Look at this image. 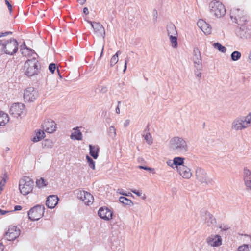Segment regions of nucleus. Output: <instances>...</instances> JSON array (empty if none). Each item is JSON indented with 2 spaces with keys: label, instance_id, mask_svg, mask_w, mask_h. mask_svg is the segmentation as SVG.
Masks as SVG:
<instances>
[{
  "label": "nucleus",
  "instance_id": "1",
  "mask_svg": "<svg viewBox=\"0 0 251 251\" xmlns=\"http://www.w3.org/2000/svg\"><path fill=\"white\" fill-rule=\"evenodd\" d=\"M40 65L39 62L35 58L28 59L24 64V72L28 77L37 75L40 72Z\"/></svg>",
  "mask_w": 251,
  "mask_h": 251
},
{
  "label": "nucleus",
  "instance_id": "2",
  "mask_svg": "<svg viewBox=\"0 0 251 251\" xmlns=\"http://www.w3.org/2000/svg\"><path fill=\"white\" fill-rule=\"evenodd\" d=\"M170 148L180 153H185L188 151V146L186 142L182 138L174 137L170 140Z\"/></svg>",
  "mask_w": 251,
  "mask_h": 251
},
{
  "label": "nucleus",
  "instance_id": "3",
  "mask_svg": "<svg viewBox=\"0 0 251 251\" xmlns=\"http://www.w3.org/2000/svg\"><path fill=\"white\" fill-rule=\"evenodd\" d=\"M18 49V43L16 40L10 39L9 40H2L1 51L5 54L12 55L15 54Z\"/></svg>",
  "mask_w": 251,
  "mask_h": 251
},
{
  "label": "nucleus",
  "instance_id": "4",
  "mask_svg": "<svg viewBox=\"0 0 251 251\" xmlns=\"http://www.w3.org/2000/svg\"><path fill=\"white\" fill-rule=\"evenodd\" d=\"M34 186V181L28 176H24L19 182V190L24 195H26L32 192Z\"/></svg>",
  "mask_w": 251,
  "mask_h": 251
},
{
  "label": "nucleus",
  "instance_id": "5",
  "mask_svg": "<svg viewBox=\"0 0 251 251\" xmlns=\"http://www.w3.org/2000/svg\"><path fill=\"white\" fill-rule=\"evenodd\" d=\"M195 176L198 181L201 184L206 185L213 184L214 180L209 177L206 171L200 167H197L195 169Z\"/></svg>",
  "mask_w": 251,
  "mask_h": 251
},
{
  "label": "nucleus",
  "instance_id": "6",
  "mask_svg": "<svg viewBox=\"0 0 251 251\" xmlns=\"http://www.w3.org/2000/svg\"><path fill=\"white\" fill-rule=\"evenodd\" d=\"M243 14V11L239 9L233 8L230 10V17L233 22L238 25H245L247 21L246 17Z\"/></svg>",
  "mask_w": 251,
  "mask_h": 251
},
{
  "label": "nucleus",
  "instance_id": "7",
  "mask_svg": "<svg viewBox=\"0 0 251 251\" xmlns=\"http://www.w3.org/2000/svg\"><path fill=\"white\" fill-rule=\"evenodd\" d=\"M43 205H36L31 208L28 212V218L31 221H37L42 218L45 212Z\"/></svg>",
  "mask_w": 251,
  "mask_h": 251
},
{
  "label": "nucleus",
  "instance_id": "8",
  "mask_svg": "<svg viewBox=\"0 0 251 251\" xmlns=\"http://www.w3.org/2000/svg\"><path fill=\"white\" fill-rule=\"evenodd\" d=\"M210 13L217 17H220L226 13L223 4L217 1H213L209 3Z\"/></svg>",
  "mask_w": 251,
  "mask_h": 251
},
{
  "label": "nucleus",
  "instance_id": "9",
  "mask_svg": "<svg viewBox=\"0 0 251 251\" xmlns=\"http://www.w3.org/2000/svg\"><path fill=\"white\" fill-rule=\"evenodd\" d=\"M38 95V91L34 87H28L24 91V100L25 102H33Z\"/></svg>",
  "mask_w": 251,
  "mask_h": 251
},
{
  "label": "nucleus",
  "instance_id": "10",
  "mask_svg": "<svg viewBox=\"0 0 251 251\" xmlns=\"http://www.w3.org/2000/svg\"><path fill=\"white\" fill-rule=\"evenodd\" d=\"M43 130L49 133L54 132L56 129V124L54 121L50 119H46L42 125Z\"/></svg>",
  "mask_w": 251,
  "mask_h": 251
},
{
  "label": "nucleus",
  "instance_id": "11",
  "mask_svg": "<svg viewBox=\"0 0 251 251\" xmlns=\"http://www.w3.org/2000/svg\"><path fill=\"white\" fill-rule=\"evenodd\" d=\"M25 105L21 103L13 104L10 107L9 113L14 117H18L24 112Z\"/></svg>",
  "mask_w": 251,
  "mask_h": 251
},
{
  "label": "nucleus",
  "instance_id": "12",
  "mask_svg": "<svg viewBox=\"0 0 251 251\" xmlns=\"http://www.w3.org/2000/svg\"><path fill=\"white\" fill-rule=\"evenodd\" d=\"M193 61L194 66L197 70L201 71L202 69L201 57L200 51L197 47L193 50Z\"/></svg>",
  "mask_w": 251,
  "mask_h": 251
},
{
  "label": "nucleus",
  "instance_id": "13",
  "mask_svg": "<svg viewBox=\"0 0 251 251\" xmlns=\"http://www.w3.org/2000/svg\"><path fill=\"white\" fill-rule=\"evenodd\" d=\"M20 234V230L16 226H9L7 232L5 233V236L7 239L9 241H13L16 239Z\"/></svg>",
  "mask_w": 251,
  "mask_h": 251
},
{
  "label": "nucleus",
  "instance_id": "14",
  "mask_svg": "<svg viewBox=\"0 0 251 251\" xmlns=\"http://www.w3.org/2000/svg\"><path fill=\"white\" fill-rule=\"evenodd\" d=\"M206 242L208 246L217 247L222 245V239L218 235H211L206 238Z\"/></svg>",
  "mask_w": 251,
  "mask_h": 251
},
{
  "label": "nucleus",
  "instance_id": "15",
  "mask_svg": "<svg viewBox=\"0 0 251 251\" xmlns=\"http://www.w3.org/2000/svg\"><path fill=\"white\" fill-rule=\"evenodd\" d=\"M98 214L101 219L108 221L112 219L113 212L107 207L103 206L99 209Z\"/></svg>",
  "mask_w": 251,
  "mask_h": 251
},
{
  "label": "nucleus",
  "instance_id": "16",
  "mask_svg": "<svg viewBox=\"0 0 251 251\" xmlns=\"http://www.w3.org/2000/svg\"><path fill=\"white\" fill-rule=\"evenodd\" d=\"M231 127L235 130H242L247 128L241 116L236 118L232 123Z\"/></svg>",
  "mask_w": 251,
  "mask_h": 251
},
{
  "label": "nucleus",
  "instance_id": "17",
  "mask_svg": "<svg viewBox=\"0 0 251 251\" xmlns=\"http://www.w3.org/2000/svg\"><path fill=\"white\" fill-rule=\"evenodd\" d=\"M88 22L90 24L95 32L97 33L99 35L104 38L105 34V30L103 26L100 23L94 22L90 21H88Z\"/></svg>",
  "mask_w": 251,
  "mask_h": 251
},
{
  "label": "nucleus",
  "instance_id": "18",
  "mask_svg": "<svg viewBox=\"0 0 251 251\" xmlns=\"http://www.w3.org/2000/svg\"><path fill=\"white\" fill-rule=\"evenodd\" d=\"M197 25L205 34L209 35L211 32V27L203 20H199L197 22Z\"/></svg>",
  "mask_w": 251,
  "mask_h": 251
},
{
  "label": "nucleus",
  "instance_id": "19",
  "mask_svg": "<svg viewBox=\"0 0 251 251\" xmlns=\"http://www.w3.org/2000/svg\"><path fill=\"white\" fill-rule=\"evenodd\" d=\"M177 171L180 175L184 178L188 179L190 178L192 175L190 168L185 165L177 167Z\"/></svg>",
  "mask_w": 251,
  "mask_h": 251
},
{
  "label": "nucleus",
  "instance_id": "20",
  "mask_svg": "<svg viewBox=\"0 0 251 251\" xmlns=\"http://www.w3.org/2000/svg\"><path fill=\"white\" fill-rule=\"evenodd\" d=\"M59 199L56 195H50L48 197L46 201V205L50 209L53 208L58 203Z\"/></svg>",
  "mask_w": 251,
  "mask_h": 251
},
{
  "label": "nucleus",
  "instance_id": "21",
  "mask_svg": "<svg viewBox=\"0 0 251 251\" xmlns=\"http://www.w3.org/2000/svg\"><path fill=\"white\" fill-rule=\"evenodd\" d=\"M244 180L247 189L251 190V171L248 169L244 170Z\"/></svg>",
  "mask_w": 251,
  "mask_h": 251
},
{
  "label": "nucleus",
  "instance_id": "22",
  "mask_svg": "<svg viewBox=\"0 0 251 251\" xmlns=\"http://www.w3.org/2000/svg\"><path fill=\"white\" fill-rule=\"evenodd\" d=\"M89 153L90 155L93 157L94 159H96L99 156V152L100 151V148L98 146H94L91 144L89 145Z\"/></svg>",
  "mask_w": 251,
  "mask_h": 251
},
{
  "label": "nucleus",
  "instance_id": "23",
  "mask_svg": "<svg viewBox=\"0 0 251 251\" xmlns=\"http://www.w3.org/2000/svg\"><path fill=\"white\" fill-rule=\"evenodd\" d=\"M85 195L86 196H84V198H83L81 201L87 205L92 204L94 200L93 196L90 193L87 192H86Z\"/></svg>",
  "mask_w": 251,
  "mask_h": 251
},
{
  "label": "nucleus",
  "instance_id": "24",
  "mask_svg": "<svg viewBox=\"0 0 251 251\" xmlns=\"http://www.w3.org/2000/svg\"><path fill=\"white\" fill-rule=\"evenodd\" d=\"M77 128L78 127L73 128L74 130H76V131L71 134L70 137L73 140H81L82 139V134L80 130H77Z\"/></svg>",
  "mask_w": 251,
  "mask_h": 251
},
{
  "label": "nucleus",
  "instance_id": "25",
  "mask_svg": "<svg viewBox=\"0 0 251 251\" xmlns=\"http://www.w3.org/2000/svg\"><path fill=\"white\" fill-rule=\"evenodd\" d=\"M205 222L207 224L208 226L211 225H214L216 223V220L213 216L208 212H205Z\"/></svg>",
  "mask_w": 251,
  "mask_h": 251
},
{
  "label": "nucleus",
  "instance_id": "26",
  "mask_svg": "<svg viewBox=\"0 0 251 251\" xmlns=\"http://www.w3.org/2000/svg\"><path fill=\"white\" fill-rule=\"evenodd\" d=\"M9 121V117L8 114L0 111V126H4Z\"/></svg>",
  "mask_w": 251,
  "mask_h": 251
},
{
  "label": "nucleus",
  "instance_id": "27",
  "mask_svg": "<svg viewBox=\"0 0 251 251\" xmlns=\"http://www.w3.org/2000/svg\"><path fill=\"white\" fill-rule=\"evenodd\" d=\"M167 30L168 36L177 35L176 28L174 24H168L167 26Z\"/></svg>",
  "mask_w": 251,
  "mask_h": 251
},
{
  "label": "nucleus",
  "instance_id": "28",
  "mask_svg": "<svg viewBox=\"0 0 251 251\" xmlns=\"http://www.w3.org/2000/svg\"><path fill=\"white\" fill-rule=\"evenodd\" d=\"M45 135V133L43 130H39L36 133V135L32 138L31 140L33 142H38L44 138Z\"/></svg>",
  "mask_w": 251,
  "mask_h": 251
},
{
  "label": "nucleus",
  "instance_id": "29",
  "mask_svg": "<svg viewBox=\"0 0 251 251\" xmlns=\"http://www.w3.org/2000/svg\"><path fill=\"white\" fill-rule=\"evenodd\" d=\"M184 158L182 157H176L173 160V164L176 166L177 169V167H180L184 165Z\"/></svg>",
  "mask_w": 251,
  "mask_h": 251
},
{
  "label": "nucleus",
  "instance_id": "30",
  "mask_svg": "<svg viewBox=\"0 0 251 251\" xmlns=\"http://www.w3.org/2000/svg\"><path fill=\"white\" fill-rule=\"evenodd\" d=\"M121 54V51L118 50L114 55L112 56L110 61V67H113L118 62L119 60L118 56Z\"/></svg>",
  "mask_w": 251,
  "mask_h": 251
},
{
  "label": "nucleus",
  "instance_id": "31",
  "mask_svg": "<svg viewBox=\"0 0 251 251\" xmlns=\"http://www.w3.org/2000/svg\"><path fill=\"white\" fill-rule=\"evenodd\" d=\"M119 201L124 204L126 205H133V203L131 200L127 199V198L121 196L119 198Z\"/></svg>",
  "mask_w": 251,
  "mask_h": 251
},
{
  "label": "nucleus",
  "instance_id": "32",
  "mask_svg": "<svg viewBox=\"0 0 251 251\" xmlns=\"http://www.w3.org/2000/svg\"><path fill=\"white\" fill-rule=\"evenodd\" d=\"M213 46L215 48L218 49L219 51L222 53L226 52V48L218 42L214 43Z\"/></svg>",
  "mask_w": 251,
  "mask_h": 251
},
{
  "label": "nucleus",
  "instance_id": "33",
  "mask_svg": "<svg viewBox=\"0 0 251 251\" xmlns=\"http://www.w3.org/2000/svg\"><path fill=\"white\" fill-rule=\"evenodd\" d=\"M47 183L46 181L42 177L39 179H37L36 181V186L39 188H42L47 186Z\"/></svg>",
  "mask_w": 251,
  "mask_h": 251
},
{
  "label": "nucleus",
  "instance_id": "34",
  "mask_svg": "<svg viewBox=\"0 0 251 251\" xmlns=\"http://www.w3.org/2000/svg\"><path fill=\"white\" fill-rule=\"evenodd\" d=\"M53 144L52 141L49 139L45 140L42 142V146L43 148H51Z\"/></svg>",
  "mask_w": 251,
  "mask_h": 251
},
{
  "label": "nucleus",
  "instance_id": "35",
  "mask_svg": "<svg viewBox=\"0 0 251 251\" xmlns=\"http://www.w3.org/2000/svg\"><path fill=\"white\" fill-rule=\"evenodd\" d=\"M170 41L172 43V46L174 48L177 47V35L169 36Z\"/></svg>",
  "mask_w": 251,
  "mask_h": 251
},
{
  "label": "nucleus",
  "instance_id": "36",
  "mask_svg": "<svg viewBox=\"0 0 251 251\" xmlns=\"http://www.w3.org/2000/svg\"><path fill=\"white\" fill-rule=\"evenodd\" d=\"M241 57V54L238 51H234L231 54V58L234 61L238 60Z\"/></svg>",
  "mask_w": 251,
  "mask_h": 251
},
{
  "label": "nucleus",
  "instance_id": "37",
  "mask_svg": "<svg viewBox=\"0 0 251 251\" xmlns=\"http://www.w3.org/2000/svg\"><path fill=\"white\" fill-rule=\"evenodd\" d=\"M243 119L245 125L249 127L251 125V112L249 113L246 116H241Z\"/></svg>",
  "mask_w": 251,
  "mask_h": 251
},
{
  "label": "nucleus",
  "instance_id": "38",
  "mask_svg": "<svg viewBox=\"0 0 251 251\" xmlns=\"http://www.w3.org/2000/svg\"><path fill=\"white\" fill-rule=\"evenodd\" d=\"M143 136L149 145H151L153 143V140L150 133H148L146 134H143Z\"/></svg>",
  "mask_w": 251,
  "mask_h": 251
},
{
  "label": "nucleus",
  "instance_id": "39",
  "mask_svg": "<svg viewBox=\"0 0 251 251\" xmlns=\"http://www.w3.org/2000/svg\"><path fill=\"white\" fill-rule=\"evenodd\" d=\"M86 158L89 166L93 170L95 169V162L88 155H86Z\"/></svg>",
  "mask_w": 251,
  "mask_h": 251
},
{
  "label": "nucleus",
  "instance_id": "40",
  "mask_svg": "<svg viewBox=\"0 0 251 251\" xmlns=\"http://www.w3.org/2000/svg\"><path fill=\"white\" fill-rule=\"evenodd\" d=\"M238 251H251V245L250 246L247 244H244L240 246L238 248Z\"/></svg>",
  "mask_w": 251,
  "mask_h": 251
},
{
  "label": "nucleus",
  "instance_id": "41",
  "mask_svg": "<svg viewBox=\"0 0 251 251\" xmlns=\"http://www.w3.org/2000/svg\"><path fill=\"white\" fill-rule=\"evenodd\" d=\"M2 180L0 182V186L4 187L6 182V179L8 178V176L6 172H5L2 176Z\"/></svg>",
  "mask_w": 251,
  "mask_h": 251
},
{
  "label": "nucleus",
  "instance_id": "42",
  "mask_svg": "<svg viewBox=\"0 0 251 251\" xmlns=\"http://www.w3.org/2000/svg\"><path fill=\"white\" fill-rule=\"evenodd\" d=\"M116 129L114 126H110L109 128V135L111 137H115L116 136Z\"/></svg>",
  "mask_w": 251,
  "mask_h": 251
},
{
  "label": "nucleus",
  "instance_id": "43",
  "mask_svg": "<svg viewBox=\"0 0 251 251\" xmlns=\"http://www.w3.org/2000/svg\"><path fill=\"white\" fill-rule=\"evenodd\" d=\"M85 191L83 190H78L76 195L78 199H79L80 200H82L83 198H84V196H85V194H86Z\"/></svg>",
  "mask_w": 251,
  "mask_h": 251
},
{
  "label": "nucleus",
  "instance_id": "44",
  "mask_svg": "<svg viewBox=\"0 0 251 251\" xmlns=\"http://www.w3.org/2000/svg\"><path fill=\"white\" fill-rule=\"evenodd\" d=\"M219 227L221 229V231H227L230 228V226L228 225L224 224H221Z\"/></svg>",
  "mask_w": 251,
  "mask_h": 251
},
{
  "label": "nucleus",
  "instance_id": "45",
  "mask_svg": "<svg viewBox=\"0 0 251 251\" xmlns=\"http://www.w3.org/2000/svg\"><path fill=\"white\" fill-rule=\"evenodd\" d=\"M56 68V65L53 63H50L49 66V70L52 74L54 73Z\"/></svg>",
  "mask_w": 251,
  "mask_h": 251
},
{
  "label": "nucleus",
  "instance_id": "46",
  "mask_svg": "<svg viewBox=\"0 0 251 251\" xmlns=\"http://www.w3.org/2000/svg\"><path fill=\"white\" fill-rule=\"evenodd\" d=\"M117 192L119 194H121V195H122L123 196H132V194L130 193H129L128 194H127V193H125V192H124V190L122 189H118Z\"/></svg>",
  "mask_w": 251,
  "mask_h": 251
},
{
  "label": "nucleus",
  "instance_id": "47",
  "mask_svg": "<svg viewBox=\"0 0 251 251\" xmlns=\"http://www.w3.org/2000/svg\"><path fill=\"white\" fill-rule=\"evenodd\" d=\"M131 191L137 195L138 196H141L142 194V192L139 190H137L136 189H131Z\"/></svg>",
  "mask_w": 251,
  "mask_h": 251
},
{
  "label": "nucleus",
  "instance_id": "48",
  "mask_svg": "<svg viewBox=\"0 0 251 251\" xmlns=\"http://www.w3.org/2000/svg\"><path fill=\"white\" fill-rule=\"evenodd\" d=\"M5 3L7 6L8 9L10 12V13H11L12 10V7L11 4L9 3V2L7 0H5Z\"/></svg>",
  "mask_w": 251,
  "mask_h": 251
},
{
  "label": "nucleus",
  "instance_id": "49",
  "mask_svg": "<svg viewBox=\"0 0 251 251\" xmlns=\"http://www.w3.org/2000/svg\"><path fill=\"white\" fill-rule=\"evenodd\" d=\"M24 46H25V48H24V49H21V51H22V54H23L24 55H25V56L26 55V54H25V52H24L25 50H29V51H33V50H31V49H29V48H28L25 46V43L24 44Z\"/></svg>",
  "mask_w": 251,
  "mask_h": 251
},
{
  "label": "nucleus",
  "instance_id": "50",
  "mask_svg": "<svg viewBox=\"0 0 251 251\" xmlns=\"http://www.w3.org/2000/svg\"><path fill=\"white\" fill-rule=\"evenodd\" d=\"M12 32L10 31H7L4 32H0V38L6 36L8 35L11 34Z\"/></svg>",
  "mask_w": 251,
  "mask_h": 251
},
{
  "label": "nucleus",
  "instance_id": "51",
  "mask_svg": "<svg viewBox=\"0 0 251 251\" xmlns=\"http://www.w3.org/2000/svg\"><path fill=\"white\" fill-rule=\"evenodd\" d=\"M195 74L196 75V76L197 77H198L199 78H201V73L200 72V71L199 70H197L196 69V70H195Z\"/></svg>",
  "mask_w": 251,
  "mask_h": 251
},
{
  "label": "nucleus",
  "instance_id": "52",
  "mask_svg": "<svg viewBox=\"0 0 251 251\" xmlns=\"http://www.w3.org/2000/svg\"><path fill=\"white\" fill-rule=\"evenodd\" d=\"M129 58H127L126 60H125V65H124V70H123V72L125 73L127 69V64L128 63V62L129 61Z\"/></svg>",
  "mask_w": 251,
  "mask_h": 251
},
{
  "label": "nucleus",
  "instance_id": "53",
  "mask_svg": "<svg viewBox=\"0 0 251 251\" xmlns=\"http://www.w3.org/2000/svg\"><path fill=\"white\" fill-rule=\"evenodd\" d=\"M149 131H150L149 124H148V125L145 128V129L143 131V134H147L148 133H150Z\"/></svg>",
  "mask_w": 251,
  "mask_h": 251
},
{
  "label": "nucleus",
  "instance_id": "54",
  "mask_svg": "<svg viewBox=\"0 0 251 251\" xmlns=\"http://www.w3.org/2000/svg\"><path fill=\"white\" fill-rule=\"evenodd\" d=\"M100 91L102 93H105L107 91V88L106 87H102L100 90Z\"/></svg>",
  "mask_w": 251,
  "mask_h": 251
},
{
  "label": "nucleus",
  "instance_id": "55",
  "mask_svg": "<svg viewBox=\"0 0 251 251\" xmlns=\"http://www.w3.org/2000/svg\"><path fill=\"white\" fill-rule=\"evenodd\" d=\"M167 164L168 166L173 167L174 164H173V160H169L167 161Z\"/></svg>",
  "mask_w": 251,
  "mask_h": 251
},
{
  "label": "nucleus",
  "instance_id": "56",
  "mask_svg": "<svg viewBox=\"0 0 251 251\" xmlns=\"http://www.w3.org/2000/svg\"><path fill=\"white\" fill-rule=\"evenodd\" d=\"M129 123H130V120L128 119L126 120L124 124V127L127 126L129 125Z\"/></svg>",
  "mask_w": 251,
  "mask_h": 251
},
{
  "label": "nucleus",
  "instance_id": "57",
  "mask_svg": "<svg viewBox=\"0 0 251 251\" xmlns=\"http://www.w3.org/2000/svg\"><path fill=\"white\" fill-rule=\"evenodd\" d=\"M153 16H154V20H156V19L157 18V12L156 10H154L153 12Z\"/></svg>",
  "mask_w": 251,
  "mask_h": 251
},
{
  "label": "nucleus",
  "instance_id": "58",
  "mask_svg": "<svg viewBox=\"0 0 251 251\" xmlns=\"http://www.w3.org/2000/svg\"><path fill=\"white\" fill-rule=\"evenodd\" d=\"M22 208V206H20V205H16L15 207H14V211H18V210H21Z\"/></svg>",
  "mask_w": 251,
  "mask_h": 251
},
{
  "label": "nucleus",
  "instance_id": "59",
  "mask_svg": "<svg viewBox=\"0 0 251 251\" xmlns=\"http://www.w3.org/2000/svg\"><path fill=\"white\" fill-rule=\"evenodd\" d=\"M144 170L150 171H152L154 170V169L153 168H150V167H149L147 166H145L144 168Z\"/></svg>",
  "mask_w": 251,
  "mask_h": 251
},
{
  "label": "nucleus",
  "instance_id": "60",
  "mask_svg": "<svg viewBox=\"0 0 251 251\" xmlns=\"http://www.w3.org/2000/svg\"><path fill=\"white\" fill-rule=\"evenodd\" d=\"M9 212L8 211L3 210L0 209V215H3Z\"/></svg>",
  "mask_w": 251,
  "mask_h": 251
},
{
  "label": "nucleus",
  "instance_id": "61",
  "mask_svg": "<svg viewBox=\"0 0 251 251\" xmlns=\"http://www.w3.org/2000/svg\"><path fill=\"white\" fill-rule=\"evenodd\" d=\"M83 13L86 14V15H87L89 13V11H88V9L87 8V7H84L83 8Z\"/></svg>",
  "mask_w": 251,
  "mask_h": 251
},
{
  "label": "nucleus",
  "instance_id": "62",
  "mask_svg": "<svg viewBox=\"0 0 251 251\" xmlns=\"http://www.w3.org/2000/svg\"><path fill=\"white\" fill-rule=\"evenodd\" d=\"M81 4H83L86 1V0H77Z\"/></svg>",
  "mask_w": 251,
  "mask_h": 251
},
{
  "label": "nucleus",
  "instance_id": "63",
  "mask_svg": "<svg viewBox=\"0 0 251 251\" xmlns=\"http://www.w3.org/2000/svg\"><path fill=\"white\" fill-rule=\"evenodd\" d=\"M120 108H119V107L118 106H117V107H116V113H117V114H119V113H120Z\"/></svg>",
  "mask_w": 251,
  "mask_h": 251
},
{
  "label": "nucleus",
  "instance_id": "64",
  "mask_svg": "<svg viewBox=\"0 0 251 251\" xmlns=\"http://www.w3.org/2000/svg\"><path fill=\"white\" fill-rule=\"evenodd\" d=\"M248 59L251 60V52L250 53L248 56Z\"/></svg>",
  "mask_w": 251,
  "mask_h": 251
}]
</instances>
